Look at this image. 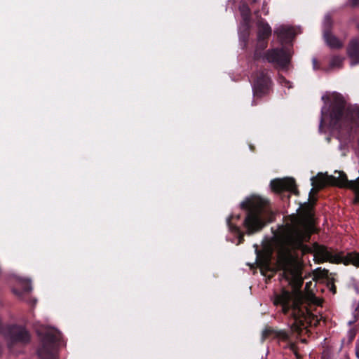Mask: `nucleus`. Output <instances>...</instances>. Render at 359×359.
I'll return each mask as SVG.
<instances>
[{
  "label": "nucleus",
  "mask_w": 359,
  "mask_h": 359,
  "mask_svg": "<svg viewBox=\"0 0 359 359\" xmlns=\"http://www.w3.org/2000/svg\"><path fill=\"white\" fill-rule=\"evenodd\" d=\"M313 204L305 203L302 206L300 213L294 219V225L280 234L273 231L271 237V255L273 252L272 243L277 240L278 250L277 264L282 271L283 278L292 287V294L283 290L277 294L274 299L275 305H280L282 311L287 313L291 310V315L294 319L292 329L297 332L303 326L302 318H306L308 310L303 306L304 294L301 291L304 278L302 277V262L299 259V253L304 255L311 251V249L304 245V241L310 239L311 234L314 231V219L312 212Z\"/></svg>",
  "instance_id": "1"
},
{
  "label": "nucleus",
  "mask_w": 359,
  "mask_h": 359,
  "mask_svg": "<svg viewBox=\"0 0 359 359\" xmlns=\"http://www.w3.org/2000/svg\"><path fill=\"white\" fill-rule=\"evenodd\" d=\"M240 207L245 212V217L241 224L245 228L246 234L252 235L262 231L269 222L268 201L260 196L252 195L246 198L241 203ZM241 220L240 214L231 215L226 219L229 231L237 237V245L245 241V233L239 224Z\"/></svg>",
  "instance_id": "2"
},
{
  "label": "nucleus",
  "mask_w": 359,
  "mask_h": 359,
  "mask_svg": "<svg viewBox=\"0 0 359 359\" xmlns=\"http://www.w3.org/2000/svg\"><path fill=\"white\" fill-rule=\"evenodd\" d=\"M6 340L8 351L13 354H18L15 346H25L31 341V334L25 327L17 324L7 325L2 334Z\"/></svg>",
  "instance_id": "3"
},
{
  "label": "nucleus",
  "mask_w": 359,
  "mask_h": 359,
  "mask_svg": "<svg viewBox=\"0 0 359 359\" xmlns=\"http://www.w3.org/2000/svg\"><path fill=\"white\" fill-rule=\"evenodd\" d=\"M256 255L254 263H247L253 274L259 269L261 274L265 278L266 283L269 280V236H264L260 245H253Z\"/></svg>",
  "instance_id": "4"
},
{
  "label": "nucleus",
  "mask_w": 359,
  "mask_h": 359,
  "mask_svg": "<svg viewBox=\"0 0 359 359\" xmlns=\"http://www.w3.org/2000/svg\"><path fill=\"white\" fill-rule=\"evenodd\" d=\"M40 341L36 349L39 359H55L57 347L62 337L57 330L47 331L39 334Z\"/></svg>",
  "instance_id": "5"
},
{
  "label": "nucleus",
  "mask_w": 359,
  "mask_h": 359,
  "mask_svg": "<svg viewBox=\"0 0 359 359\" xmlns=\"http://www.w3.org/2000/svg\"><path fill=\"white\" fill-rule=\"evenodd\" d=\"M314 257L318 262H330L339 264L343 262L344 264H353L359 267V253L351 252L343 256L340 254L334 255L327 248L316 244L313 246Z\"/></svg>",
  "instance_id": "6"
},
{
  "label": "nucleus",
  "mask_w": 359,
  "mask_h": 359,
  "mask_svg": "<svg viewBox=\"0 0 359 359\" xmlns=\"http://www.w3.org/2000/svg\"><path fill=\"white\" fill-rule=\"evenodd\" d=\"M257 42L254 54V60L259 63H269V50H265L268 45V39L269 37V25L262 20H259L257 22Z\"/></svg>",
  "instance_id": "7"
},
{
  "label": "nucleus",
  "mask_w": 359,
  "mask_h": 359,
  "mask_svg": "<svg viewBox=\"0 0 359 359\" xmlns=\"http://www.w3.org/2000/svg\"><path fill=\"white\" fill-rule=\"evenodd\" d=\"M252 93L254 100L252 105H255V100L266 95L269 90V76L267 68L260 69L252 74Z\"/></svg>",
  "instance_id": "8"
},
{
  "label": "nucleus",
  "mask_w": 359,
  "mask_h": 359,
  "mask_svg": "<svg viewBox=\"0 0 359 359\" xmlns=\"http://www.w3.org/2000/svg\"><path fill=\"white\" fill-rule=\"evenodd\" d=\"M292 54L290 50L283 46L280 48L271 49V62L278 70H285L290 62Z\"/></svg>",
  "instance_id": "9"
},
{
  "label": "nucleus",
  "mask_w": 359,
  "mask_h": 359,
  "mask_svg": "<svg viewBox=\"0 0 359 359\" xmlns=\"http://www.w3.org/2000/svg\"><path fill=\"white\" fill-rule=\"evenodd\" d=\"M271 189L275 193L280 194L282 198L285 196L286 191L293 193L297 196L299 194L295 180L291 177L271 180Z\"/></svg>",
  "instance_id": "10"
},
{
  "label": "nucleus",
  "mask_w": 359,
  "mask_h": 359,
  "mask_svg": "<svg viewBox=\"0 0 359 359\" xmlns=\"http://www.w3.org/2000/svg\"><path fill=\"white\" fill-rule=\"evenodd\" d=\"M273 35L277 41L282 45L292 43L297 35L295 28L287 24L279 25L275 27Z\"/></svg>",
  "instance_id": "11"
},
{
  "label": "nucleus",
  "mask_w": 359,
  "mask_h": 359,
  "mask_svg": "<svg viewBox=\"0 0 359 359\" xmlns=\"http://www.w3.org/2000/svg\"><path fill=\"white\" fill-rule=\"evenodd\" d=\"M338 172L339 171L334 172V174L337 175V176L318 174L316 177H313L311 178L312 186L317 189L323 188L326 184L347 188L346 186L340 185V184L342 183L343 177L342 175L339 177V174L336 173Z\"/></svg>",
  "instance_id": "12"
},
{
  "label": "nucleus",
  "mask_w": 359,
  "mask_h": 359,
  "mask_svg": "<svg viewBox=\"0 0 359 359\" xmlns=\"http://www.w3.org/2000/svg\"><path fill=\"white\" fill-rule=\"evenodd\" d=\"M347 55L351 59V65L359 64V39H353L347 47Z\"/></svg>",
  "instance_id": "13"
},
{
  "label": "nucleus",
  "mask_w": 359,
  "mask_h": 359,
  "mask_svg": "<svg viewBox=\"0 0 359 359\" xmlns=\"http://www.w3.org/2000/svg\"><path fill=\"white\" fill-rule=\"evenodd\" d=\"M324 38L327 45L332 48H340L343 43L338 38L332 35L328 30L324 32Z\"/></svg>",
  "instance_id": "14"
},
{
  "label": "nucleus",
  "mask_w": 359,
  "mask_h": 359,
  "mask_svg": "<svg viewBox=\"0 0 359 359\" xmlns=\"http://www.w3.org/2000/svg\"><path fill=\"white\" fill-rule=\"evenodd\" d=\"M238 9L244 22L248 24L250 21L251 11L248 4L245 1L241 2Z\"/></svg>",
  "instance_id": "15"
},
{
  "label": "nucleus",
  "mask_w": 359,
  "mask_h": 359,
  "mask_svg": "<svg viewBox=\"0 0 359 359\" xmlns=\"http://www.w3.org/2000/svg\"><path fill=\"white\" fill-rule=\"evenodd\" d=\"M344 59L339 56H333L330 59V68L334 67H341Z\"/></svg>",
  "instance_id": "16"
},
{
  "label": "nucleus",
  "mask_w": 359,
  "mask_h": 359,
  "mask_svg": "<svg viewBox=\"0 0 359 359\" xmlns=\"http://www.w3.org/2000/svg\"><path fill=\"white\" fill-rule=\"evenodd\" d=\"M21 285H22L23 292L29 293L32 291V287L30 280L22 279L21 280Z\"/></svg>",
  "instance_id": "17"
},
{
  "label": "nucleus",
  "mask_w": 359,
  "mask_h": 359,
  "mask_svg": "<svg viewBox=\"0 0 359 359\" xmlns=\"http://www.w3.org/2000/svg\"><path fill=\"white\" fill-rule=\"evenodd\" d=\"M270 333H271V335L274 334L276 337H277L281 339H286L287 338V334L283 331L276 332V331L271 330Z\"/></svg>",
  "instance_id": "18"
},
{
  "label": "nucleus",
  "mask_w": 359,
  "mask_h": 359,
  "mask_svg": "<svg viewBox=\"0 0 359 359\" xmlns=\"http://www.w3.org/2000/svg\"><path fill=\"white\" fill-rule=\"evenodd\" d=\"M268 337H269V327L266 326L262 333V337H261L262 342H263Z\"/></svg>",
  "instance_id": "19"
},
{
  "label": "nucleus",
  "mask_w": 359,
  "mask_h": 359,
  "mask_svg": "<svg viewBox=\"0 0 359 359\" xmlns=\"http://www.w3.org/2000/svg\"><path fill=\"white\" fill-rule=\"evenodd\" d=\"M313 67L315 70L320 69V64L316 58L312 60Z\"/></svg>",
  "instance_id": "20"
},
{
  "label": "nucleus",
  "mask_w": 359,
  "mask_h": 359,
  "mask_svg": "<svg viewBox=\"0 0 359 359\" xmlns=\"http://www.w3.org/2000/svg\"><path fill=\"white\" fill-rule=\"evenodd\" d=\"M278 81L281 84L283 83H287L286 79L283 76H279Z\"/></svg>",
  "instance_id": "21"
},
{
  "label": "nucleus",
  "mask_w": 359,
  "mask_h": 359,
  "mask_svg": "<svg viewBox=\"0 0 359 359\" xmlns=\"http://www.w3.org/2000/svg\"><path fill=\"white\" fill-rule=\"evenodd\" d=\"M356 355L359 358V341L357 343L355 346Z\"/></svg>",
  "instance_id": "22"
},
{
  "label": "nucleus",
  "mask_w": 359,
  "mask_h": 359,
  "mask_svg": "<svg viewBox=\"0 0 359 359\" xmlns=\"http://www.w3.org/2000/svg\"><path fill=\"white\" fill-rule=\"evenodd\" d=\"M359 4V0H351V5L355 6Z\"/></svg>",
  "instance_id": "23"
},
{
  "label": "nucleus",
  "mask_w": 359,
  "mask_h": 359,
  "mask_svg": "<svg viewBox=\"0 0 359 359\" xmlns=\"http://www.w3.org/2000/svg\"><path fill=\"white\" fill-rule=\"evenodd\" d=\"M311 285V282L306 283L305 286L306 290H309Z\"/></svg>",
  "instance_id": "24"
},
{
  "label": "nucleus",
  "mask_w": 359,
  "mask_h": 359,
  "mask_svg": "<svg viewBox=\"0 0 359 359\" xmlns=\"http://www.w3.org/2000/svg\"><path fill=\"white\" fill-rule=\"evenodd\" d=\"M13 292L16 294V295H20L21 294V292H19L18 290L15 289L13 290Z\"/></svg>",
  "instance_id": "25"
},
{
  "label": "nucleus",
  "mask_w": 359,
  "mask_h": 359,
  "mask_svg": "<svg viewBox=\"0 0 359 359\" xmlns=\"http://www.w3.org/2000/svg\"><path fill=\"white\" fill-rule=\"evenodd\" d=\"M2 353H3V345L0 342V356L1 355Z\"/></svg>",
  "instance_id": "26"
},
{
  "label": "nucleus",
  "mask_w": 359,
  "mask_h": 359,
  "mask_svg": "<svg viewBox=\"0 0 359 359\" xmlns=\"http://www.w3.org/2000/svg\"><path fill=\"white\" fill-rule=\"evenodd\" d=\"M250 149L252 151H255V147L252 144H250Z\"/></svg>",
  "instance_id": "27"
},
{
  "label": "nucleus",
  "mask_w": 359,
  "mask_h": 359,
  "mask_svg": "<svg viewBox=\"0 0 359 359\" xmlns=\"http://www.w3.org/2000/svg\"><path fill=\"white\" fill-rule=\"evenodd\" d=\"M270 221L271 222L272 221V212L271 211V219H270Z\"/></svg>",
  "instance_id": "28"
},
{
  "label": "nucleus",
  "mask_w": 359,
  "mask_h": 359,
  "mask_svg": "<svg viewBox=\"0 0 359 359\" xmlns=\"http://www.w3.org/2000/svg\"><path fill=\"white\" fill-rule=\"evenodd\" d=\"M314 191V189H311V191H310V194Z\"/></svg>",
  "instance_id": "29"
},
{
  "label": "nucleus",
  "mask_w": 359,
  "mask_h": 359,
  "mask_svg": "<svg viewBox=\"0 0 359 359\" xmlns=\"http://www.w3.org/2000/svg\"><path fill=\"white\" fill-rule=\"evenodd\" d=\"M270 271H271V273L273 272V269L271 267Z\"/></svg>",
  "instance_id": "30"
},
{
  "label": "nucleus",
  "mask_w": 359,
  "mask_h": 359,
  "mask_svg": "<svg viewBox=\"0 0 359 359\" xmlns=\"http://www.w3.org/2000/svg\"><path fill=\"white\" fill-rule=\"evenodd\" d=\"M252 3L256 2V0H252Z\"/></svg>",
  "instance_id": "31"
},
{
  "label": "nucleus",
  "mask_w": 359,
  "mask_h": 359,
  "mask_svg": "<svg viewBox=\"0 0 359 359\" xmlns=\"http://www.w3.org/2000/svg\"><path fill=\"white\" fill-rule=\"evenodd\" d=\"M323 271H324L325 273H327V270H324Z\"/></svg>",
  "instance_id": "32"
},
{
  "label": "nucleus",
  "mask_w": 359,
  "mask_h": 359,
  "mask_svg": "<svg viewBox=\"0 0 359 359\" xmlns=\"http://www.w3.org/2000/svg\"><path fill=\"white\" fill-rule=\"evenodd\" d=\"M358 29H359V25L358 26Z\"/></svg>",
  "instance_id": "33"
}]
</instances>
